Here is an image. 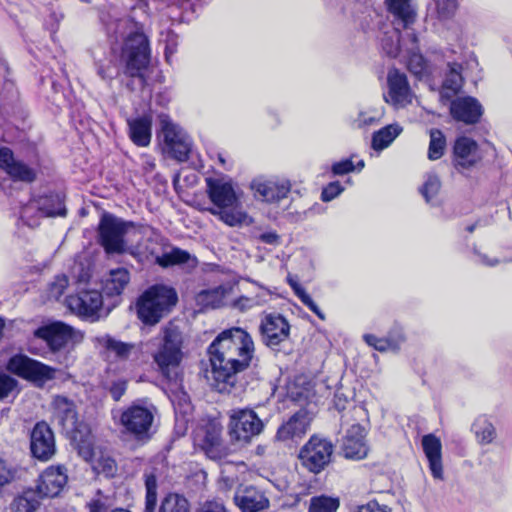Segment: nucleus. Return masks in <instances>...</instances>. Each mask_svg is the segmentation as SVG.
Instances as JSON below:
<instances>
[{
	"mask_svg": "<svg viewBox=\"0 0 512 512\" xmlns=\"http://www.w3.org/2000/svg\"><path fill=\"white\" fill-rule=\"evenodd\" d=\"M430 142L428 148V158L430 160L440 159L446 148V138L441 130L431 129L429 131Z\"/></svg>",
	"mask_w": 512,
	"mask_h": 512,
	"instance_id": "obj_42",
	"label": "nucleus"
},
{
	"mask_svg": "<svg viewBox=\"0 0 512 512\" xmlns=\"http://www.w3.org/2000/svg\"><path fill=\"white\" fill-rule=\"evenodd\" d=\"M340 506L338 497L319 495L309 501L308 512H336Z\"/></svg>",
	"mask_w": 512,
	"mask_h": 512,
	"instance_id": "obj_40",
	"label": "nucleus"
},
{
	"mask_svg": "<svg viewBox=\"0 0 512 512\" xmlns=\"http://www.w3.org/2000/svg\"><path fill=\"white\" fill-rule=\"evenodd\" d=\"M386 339L389 344V347L391 348V351L399 350L401 345L405 342V339H406L404 332H403V328L399 325H395L388 332Z\"/></svg>",
	"mask_w": 512,
	"mask_h": 512,
	"instance_id": "obj_51",
	"label": "nucleus"
},
{
	"mask_svg": "<svg viewBox=\"0 0 512 512\" xmlns=\"http://www.w3.org/2000/svg\"><path fill=\"white\" fill-rule=\"evenodd\" d=\"M234 503L242 512H264L270 507L265 492L253 485L240 486L234 494Z\"/></svg>",
	"mask_w": 512,
	"mask_h": 512,
	"instance_id": "obj_22",
	"label": "nucleus"
},
{
	"mask_svg": "<svg viewBox=\"0 0 512 512\" xmlns=\"http://www.w3.org/2000/svg\"><path fill=\"white\" fill-rule=\"evenodd\" d=\"M231 290L230 286L220 285L200 291L196 295V303L202 309H215L224 305V300Z\"/></svg>",
	"mask_w": 512,
	"mask_h": 512,
	"instance_id": "obj_33",
	"label": "nucleus"
},
{
	"mask_svg": "<svg viewBox=\"0 0 512 512\" xmlns=\"http://www.w3.org/2000/svg\"><path fill=\"white\" fill-rule=\"evenodd\" d=\"M453 153L454 165L461 172L474 167L482 159L477 142L465 136L456 139Z\"/></svg>",
	"mask_w": 512,
	"mask_h": 512,
	"instance_id": "obj_25",
	"label": "nucleus"
},
{
	"mask_svg": "<svg viewBox=\"0 0 512 512\" xmlns=\"http://www.w3.org/2000/svg\"><path fill=\"white\" fill-rule=\"evenodd\" d=\"M433 1V9L436 13V16L440 20H446L451 18L458 7V0H432ZM432 11V7L430 8Z\"/></svg>",
	"mask_w": 512,
	"mask_h": 512,
	"instance_id": "obj_46",
	"label": "nucleus"
},
{
	"mask_svg": "<svg viewBox=\"0 0 512 512\" xmlns=\"http://www.w3.org/2000/svg\"><path fill=\"white\" fill-rule=\"evenodd\" d=\"M207 351L211 366L207 378L211 386L220 393H230L239 373L251 365L255 346L246 330L233 327L219 333Z\"/></svg>",
	"mask_w": 512,
	"mask_h": 512,
	"instance_id": "obj_1",
	"label": "nucleus"
},
{
	"mask_svg": "<svg viewBox=\"0 0 512 512\" xmlns=\"http://www.w3.org/2000/svg\"><path fill=\"white\" fill-rule=\"evenodd\" d=\"M350 512H392V509L387 504L372 499L366 503L353 506Z\"/></svg>",
	"mask_w": 512,
	"mask_h": 512,
	"instance_id": "obj_50",
	"label": "nucleus"
},
{
	"mask_svg": "<svg viewBox=\"0 0 512 512\" xmlns=\"http://www.w3.org/2000/svg\"><path fill=\"white\" fill-rule=\"evenodd\" d=\"M334 446L331 441L316 435L301 448L299 459L308 471L318 474L330 463Z\"/></svg>",
	"mask_w": 512,
	"mask_h": 512,
	"instance_id": "obj_15",
	"label": "nucleus"
},
{
	"mask_svg": "<svg viewBox=\"0 0 512 512\" xmlns=\"http://www.w3.org/2000/svg\"><path fill=\"white\" fill-rule=\"evenodd\" d=\"M66 305L72 313L91 322L108 314L104 311L103 297L98 290H81L70 295L66 298Z\"/></svg>",
	"mask_w": 512,
	"mask_h": 512,
	"instance_id": "obj_16",
	"label": "nucleus"
},
{
	"mask_svg": "<svg viewBox=\"0 0 512 512\" xmlns=\"http://www.w3.org/2000/svg\"><path fill=\"white\" fill-rule=\"evenodd\" d=\"M250 187L257 199L268 203H276L288 196L291 183L286 179L259 177L251 182Z\"/></svg>",
	"mask_w": 512,
	"mask_h": 512,
	"instance_id": "obj_21",
	"label": "nucleus"
},
{
	"mask_svg": "<svg viewBox=\"0 0 512 512\" xmlns=\"http://www.w3.org/2000/svg\"><path fill=\"white\" fill-rule=\"evenodd\" d=\"M260 333L263 343L275 348L289 338L290 325L280 314H267L261 320Z\"/></svg>",
	"mask_w": 512,
	"mask_h": 512,
	"instance_id": "obj_20",
	"label": "nucleus"
},
{
	"mask_svg": "<svg viewBox=\"0 0 512 512\" xmlns=\"http://www.w3.org/2000/svg\"><path fill=\"white\" fill-rule=\"evenodd\" d=\"M364 341L375 350L380 352L391 351L386 337H377L373 334H365L363 336Z\"/></svg>",
	"mask_w": 512,
	"mask_h": 512,
	"instance_id": "obj_55",
	"label": "nucleus"
},
{
	"mask_svg": "<svg viewBox=\"0 0 512 512\" xmlns=\"http://www.w3.org/2000/svg\"><path fill=\"white\" fill-rule=\"evenodd\" d=\"M64 197L59 193H48L32 198L20 212V218L29 227L39 224L42 217L65 216Z\"/></svg>",
	"mask_w": 512,
	"mask_h": 512,
	"instance_id": "obj_10",
	"label": "nucleus"
},
{
	"mask_svg": "<svg viewBox=\"0 0 512 512\" xmlns=\"http://www.w3.org/2000/svg\"><path fill=\"white\" fill-rule=\"evenodd\" d=\"M160 123L165 153L180 162L186 161L192 149L191 137L165 114L160 115Z\"/></svg>",
	"mask_w": 512,
	"mask_h": 512,
	"instance_id": "obj_12",
	"label": "nucleus"
},
{
	"mask_svg": "<svg viewBox=\"0 0 512 512\" xmlns=\"http://www.w3.org/2000/svg\"><path fill=\"white\" fill-rule=\"evenodd\" d=\"M97 74L105 81L112 80L118 75V68L112 61H109L107 64L97 66Z\"/></svg>",
	"mask_w": 512,
	"mask_h": 512,
	"instance_id": "obj_58",
	"label": "nucleus"
},
{
	"mask_svg": "<svg viewBox=\"0 0 512 512\" xmlns=\"http://www.w3.org/2000/svg\"><path fill=\"white\" fill-rule=\"evenodd\" d=\"M44 497L38 490L28 489L15 497L10 505L12 512H35Z\"/></svg>",
	"mask_w": 512,
	"mask_h": 512,
	"instance_id": "obj_37",
	"label": "nucleus"
},
{
	"mask_svg": "<svg viewBox=\"0 0 512 512\" xmlns=\"http://www.w3.org/2000/svg\"><path fill=\"white\" fill-rule=\"evenodd\" d=\"M93 468L97 473L110 477L116 472V463L110 457H100L94 462Z\"/></svg>",
	"mask_w": 512,
	"mask_h": 512,
	"instance_id": "obj_52",
	"label": "nucleus"
},
{
	"mask_svg": "<svg viewBox=\"0 0 512 512\" xmlns=\"http://www.w3.org/2000/svg\"><path fill=\"white\" fill-rule=\"evenodd\" d=\"M216 156H217V160H218L219 165L223 169H225V170H230L231 169L232 162L226 157L225 153L217 152Z\"/></svg>",
	"mask_w": 512,
	"mask_h": 512,
	"instance_id": "obj_64",
	"label": "nucleus"
},
{
	"mask_svg": "<svg viewBox=\"0 0 512 512\" xmlns=\"http://www.w3.org/2000/svg\"><path fill=\"white\" fill-rule=\"evenodd\" d=\"M194 439L203 449H211L219 443L220 430L213 425L200 428L196 431Z\"/></svg>",
	"mask_w": 512,
	"mask_h": 512,
	"instance_id": "obj_39",
	"label": "nucleus"
},
{
	"mask_svg": "<svg viewBox=\"0 0 512 512\" xmlns=\"http://www.w3.org/2000/svg\"><path fill=\"white\" fill-rule=\"evenodd\" d=\"M343 191L344 187L339 181L330 182L322 189L321 200L323 202H330L338 197Z\"/></svg>",
	"mask_w": 512,
	"mask_h": 512,
	"instance_id": "obj_53",
	"label": "nucleus"
},
{
	"mask_svg": "<svg viewBox=\"0 0 512 512\" xmlns=\"http://www.w3.org/2000/svg\"><path fill=\"white\" fill-rule=\"evenodd\" d=\"M364 166V160H359L355 165L351 158H346L341 161L335 162L331 167V171L333 175L342 176L355 170L360 172L364 168Z\"/></svg>",
	"mask_w": 512,
	"mask_h": 512,
	"instance_id": "obj_47",
	"label": "nucleus"
},
{
	"mask_svg": "<svg viewBox=\"0 0 512 512\" xmlns=\"http://www.w3.org/2000/svg\"><path fill=\"white\" fill-rule=\"evenodd\" d=\"M99 243L107 254L136 255V243L142 239V230L133 222L110 213L101 216L98 225Z\"/></svg>",
	"mask_w": 512,
	"mask_h": 512,
	"instance_id": "obj_4",
	"label": "nucleus"
},
{
	"mask_svg": "<svg viewBox=\"0 0 512 512\" xmlns=\"http://www.w3.org/2000/svg\"><path fill=\"white\" fill-rule=\"evenodd\" d=\"M440 188L441 182L439 177L435 174H428L423 186L420 189V192L427 203L431 205H437L438 201L436 196L438 195Z\"/></svg>",
	"mask_w": 512,
	"mask_h": 512,
	"instance_id": "obj_44",
	"label": "nucleus"
},
{
	"mask_svg": "<svg viewBox=\"0 0 512 512\" xmlns=\"http://www.w3.org/2000/svg\"><path fill=\"white\" fill-rule=\"evenodd\" d=\"M196 512H229L219 500H207L199 505Z\"/></svg>",
	"mask_w": 512,
	"mask_h": 512,
	"instance_id": "obj_59",
	"label": "nucleus"
},
{
	"mask_svg": "<svg viewBox=\"0 0 512 512\" xmlns=\"http://www.w3.org/2000/svg\"><path fill=\"white\" fill-rule=\"evenodd\" d=\"M130 274L125 268L113 269L103 281V291L107 296H119L128 285Z\"/></svg>",
	"mask_w": 512,
	"mask_h": 512,
	"instance_id": "obj_34",
	"label": "nucleus"
},
{
	"mask_svg": "<svg viewBox=\"0 0 512 512\" xmlns=\"http://www.w3.org/2000/svg\"><path fill=\"white\" fill-rule=\"evenodd\" d=\"M365 437V428L359 424H354L347 430L343 442V451L346 458L362 459L367 455L368 447Z\"/></svg>",
	"mask_w": 512,
	"mask_h": 512,
	"instance_id": "obj_28",
	"label": "nucleus"
},
{
	"mask_svg": "<svg viewBox=\"0 0 512 512\" xmlns=\"http://www.w3.org/2000/svg\"><path fill=\"white\" fill-rule=\"evenodd\" d=\"M67 481L66 467L63 465H51L41 473L36 488L43 497H55L64 489Z\"/></svg>",
	"mask_w": 512,
	"mask_h": 512,
	"instance_id": "obj_24",
	"label": "nucleus"
},
{
	"mask_svg": "<svg viewBox=\"0 0 512 512\" xmlns=\"http://www.w3.org/2000/svg\"><path fill=\"white\" fill-rule=\"evenodd\" d=\"M473 429L479 442L482 444H489L495 438L496 432L494 426L484 418L477 419L473 424Z\"/></svg>",
	"mask_w": 512,
	"mask_h": 512,
	"instance_id": "obj_45",
	"label": "nucleus"
},
{
	"mask_svg": "<svg viewBox=\"0 0 512 512\" xmlns=\"http://www.w3.org/2000/svg\"><path fill=\"white\" fill-rule=\"evenodd\" d=\"M403 128L398 123L389 124L372 135L371 147L377 152L388 148L393 141L402 133Z\"/></svg>",
	"mask_w": 512,
	"mask_h": 512,
	"instance_id": "obj_36",
	"label": "nucleus"
},
{
	"mask_svg": "<svg viewBox=\"0 0 512 512\" xmlns=\"http://www.w3.org/2000/svg\"><path fill=\"white\" fill-rule=\"evenodd\" d=\"M162 42L165 44L164 54L166 61L171 63L172 57L177 52L178 47V36L173 31L168 30L165 34H162Z\"/></svg>",
	"mask_w": 512,
	"mask_h": 512,
	"instance_id": "obj_49",
	"label": "nucleus"
},
{
	"mask_svg": "<svg viewBox=\"0 0 512 512\" xmlns=\"http://www.w3.org/2000/svg\"><path fill=\"white\" fill-rule=\"evenodd\" d=\"M258 240L272 246H278L281 243L280 235L275 231H266L258 236Z\"/></svg>",
	"mask_w": 512,
	"mask_h": 512,
	"instance_id": "obj_61",
	"label": "nucleus"
},
{
	"mask_svg": "<svg viewBox=\"0 0 512 512\" xmlns=\"http://www.w3.org/2000/svg\"><path fill=\"white\" fill-rule=\"evenodd\" d=\"M264 423L252 409H232L229 412L228 434L232 442L248 443L259 435Z\"/></svg>",
	"mask_w": 512,
	"mask_h": 512,
	"instance_id": "obj_11",
	"label": "nucleus"
},
{
	"mask_svg": "<svg viewBox=\"0 0 512 512\" xmlns=\"http://www.w3.org/2000/svg\"><path fill=\"white\" fill-rule=\"evenodd\" d=\"M12 477V472L7 464L3 460H0V487L9 483Z\"/></svg>",
	"mask_w": 512,
	"mask_h": 512,
	"instance_id": "obj_63",
	"label": "nucleus"
},
{
	"mask_svg": "<svg viewBox=\"0 0 512 512\" xmlns=\"http://www.w3.org/2000/svg\"><path fill=\"white\" fill-rule=\"evenodd\" d=\"M190 254L180 248H173L171 251L155 257V262L161 267H169L188 262Z\"/></svg>",
	"mask_w": 512,
	"mask_h": 512,
	"instance_id": "obj_43",
	"label": "nucleus"
},
{
	"mask_svg": "<svg viewBox=\"0 0 512 512\" xmlns=\"http://www.w3.org/2000/svg\"><path fill=\"white\" fill-rule=\"evenodd\" d=\"M473 254L475 255L476 259L475 261L480 264V265H483V266H487V267H495L497 266L499 263H501V260L496 258V257H490L488 256L487 254L485 253H482L481 251H479L477 248H474L473 249Z\"/></svg>",
	"mask_w": 512,
	"mask_h": 512,
	"instance_id": "obj_60",
	"label": "nucleus"
},
{
	"mask_svg": "<svg viewBox=\"0 0 512 512\" xmlns=\"http://www.w3.org/2000/svg\"><path fill=\"white\" fill-rule=\"evenodd\" d=\"M264 302H265V300L261 299L260 296H255V297L241 296L234 301L233 306L240 309L241 311H245V310L251 309L255 306L261 305Z\"/></svg>",
	"mask_w": 512,
	"mask_h": 512,
	"instance_id": "obj_56",
	"label": "nucleus"
},
{
	"mask_svg": "<svg viewBox=\"0 0 512 512\" xmlns=\"http://www.w3.org/2000/svg\"><path fill=\"white\" fill-rule=\"evenodd\" d=\"M388 10L398 20L408 33L413 32L410 30V25L415 21L416 12L412 6L411 0H386ZM383 51L390 57H397L400 53L405 52L409 47V37L403 38L399 29L394 27L390 32H386L381 39Z\"/></svg>",
	"mask_w": 512,
	"mask_h": 512,
	"instance_id": "obj_8",
	"label": "nucleus"
},
{
	"mask_svg": "<svg viewBox=\"0 0 512 512\" xmlns=\"http://www.w3.org/2000/svg\"><path fill=\"white\" fill-rule=\"evenodd\" d=\"M30 451L34 458L46 462L56 453L54 432L45 421L37 422L30 433Z\"/></svg>",
	"mask_w": 512,
	"mask_h": 512,
	"instance_id": "obj_18",
	"label": "nucleus"
},
{
	"mask_svg": "<svg viewBox=\"0 0 512 512\" xmlns=\"http://www.w3.org/2000/svg\"><path fill=\"white\" fill-rule=\"evenodd\" d=\"M422 448L429 463L433 478L443 480L442 444L434 434L422 437Z\"/></svg>",
	"mask_w": 512,
	"mask_h": 512,
	"instance_id": "obj_29",
	"label": "nucleus"
},
{
	"mask_svg": "<svg viewBox=\"0 0 512 512\" xmlns=\"http://www.w3.org/2000/svg\"><path fill=\"white\" fill-rule=\"evenodd\" d=\"M311 421L310 413L301 409L278 428L276 438L283 442H298L308 432Z\"/></svg>",
	"mask_w": 512,
	"mask_h": 512,
	"instance_id": "obj_23",
	"label": "nucleus"
},
{
	"mask_svg": "<svg viewBox=\"0 0 512 512\" xmlns=\"http://www.w3.org/2000/svg\"><path fill=\"white\" fill-rule=\"evenodd\" d=\"M382 116L383 112L380 110L368 109L360 111L355 119V123L359 128L372 126L377 124L381 120Z\"/></svg>",
	"mask_w": 512,
	"mask_h": 512,
	"instance_id": "obj_48",
	"label": "nucleus"
},
{
	"mask_svg": "<svg viewBox=\"0 0 512 512\" xmlns=\"http://www.w3.org/2000/svg\"><path fill=\"white\" fill-rule=\"evenodd\" d=\"M387 93L384 94L386 103L395 109H401L412 103L413 92L407 77L397 69H392L387 75Z\"/></svg>",
	"mask_w": 512,
	"mask_h": 512,
	"instance_id": "obj_19",
	"label": "nucleus"
},
{
	"mask_svg": "<svg viewBox=\"0 0 512 512\" xmlns=\"http://www.w3.org/2000/svg\"><path fill=\"white\" fill-rule=\"evenodd\" d=\"M7 370L38 386L55 378L56 369L23 354L12 356L7 363Z\"/></svg>",
	"mask_w": 512,
	"mask_h": 512,
	"instance_id": "obj_14",
	"label": "nucleus"
},
{
	"mask_svg": "<svg viewBox=\"0 0 512 512\" xmlns=\"http://www.w3.org/2000/svg\"><path fill=\"white\" fill-rule=\"evenodd\" d=\"M52 413L57 423L73 440H78V434L82 436V434L88 432L86 425L78 420L74 401L68 397L62 395L54 396ZM80 441H83L82 437Z\"/></svg>",
	"mask_w": 512,
	"mask_h": 512,
	"instance_id": "obj_17",
	"label": "nucleus"
},
{
	"mask_svg": "<svg viewBox=\"0 0 512 512\" xmlns=\"http://www.w3.org/2000/svg\"><path fill=\"white\" fill-rule=\"evenodd\" d=\"M206 193L214 207L208 211L230 227L251 225L250 217L241 207L242 193L228 175L217 174L205 178Z\"/></svg>",
	"mask_w": 512,
	"mask_h": 512,
	"instance_id": "obj_2",
	"label": "nucleus"
},
{
	"mask_svg": "<svg viewBox=\"0 0 512 512\" xmlns=\"http://www.w3.org/2000/svg\"><path fill=\"white\" fill-rule=\"evenodd\" d=\"M68 286V278L65 275H59L55 278L54 282L50 285V296L58 299L63 295Z\"/></svg>",
	"mask_w": 512,
	"mask_h": 512,
	"instance_id": "obj_57",
	"label": "nucleus"
},
{
	"mask_svg": "<svg viewBox=\"0 0 512 512\" xmlns=\"http://www.w3.org/2000/svg\"><path fill=\"white\" fill-rule=\"evenodd\" d=\"M129 137L139 146L146 147L151 142L152 119L150 116H142L128 121Z\"/></svg>",
	"mask_w": 512,
	"mask_h": 512,
	"instance_id": "obj_31",
	"label": "nucleus"
},
{
	"mask_svg": "<svg viewBox=\"0 0 512 512\" xmlns=\"http://www.w3.org/2000/svg\"><path fill=\"white\" fill-rule=\"evenodd\" d=\"M287 281L290 287L292 288L293 292L301 300V302L306 307H308L313 313H315L318 316V318H320L321 320H325L324 313L320 310L318 305L314 302V300L306 292V290L301 286V284L291 277H288Z\"/></svg>",
	"mask_w": 512,
	"mask_h": 512,
	"instance_id": "obj_41",
	"label": "nucleus"
},
{
	"mask_svg": "<svg viewBox=\"0 0 512 512\" xmlns=\"http://www.w3.org/2000/svg\"><path fill=\"white\" fill-rule=\"evenodd\" d=\"M98 341L109 357H114L119 361H126L133 357L137 358L140 352L138 345L117 340L109 335L99 338Z\"/></svg>",
	"mask_w": 512,
	"mask_h": 512,
	"instance_id": "obj_30",
	"label": "nucleus"
},
{
	"mask_svg": "<svg viewBox=\"0 0 512 512\" xmlns=\"http://www.w3.org/2000/svg\"><path fill=\"white\" fill-rule=\"evenodd\" d=\"M18 385V381L7 374H0V400L7 398Z\"/></svg>",
	"mask_w": 512,
	"mask_h": 512,
	"instance_id": "obj_54",
	"label": "nucleus"
},
{
	"mask_svg": "<svg viewBox=\"0 0 512 512\" xmlns=\"http://www.w3.org/2000/svg\"><path fill=\"white\" fill-rule=\"evenodd\" d=\"M177 300L174 288L162 284L151 286L138 299V317L145 324L155 325L176 305Z\"/></svg>",
	"mask_w": 512,
	"mask_h": 512,
	"instance_id": "obj_7",
	"label": "nucleus"
},
{
	"mask_svg": "<svg viewBox=\"0 0 512 512\" xmlns=\"http://www.w3.org/2000/svg\"><path fill=\"white\" fill-rule=\"evenodd\" d=\"M145 505L143 512H191L186 497L178 493L165 495L157 508V479L153 473H145Z\"/></svg>",
	"mask_w": 512,
	"mask_h": 512,
	"instance_id": "obj_13",
	"label": "nucleus"
},
{
	"mask_svg": "<svg viewBox=\"0 0 512 512\" xmlns=\"http://www.w3.org/2000/svg\"><path fill=\"white\" fill-rule=\"evenodd\" d=\"M141 166L145 173H151L156 168L155 158L148 154H142L140 157Z\"/></svg>",
	"mask_w": 512,
	"mask_h": 512,
	"instance_id": "obj_62",
	"label": "nucleus"
},
{
	"mask_svg": "<svg viewBox=\"0 0 512 512\" xmlns=\"http://www.w3.org/2000/svg\"><path fill=\"white\" fill-rule=\"evenodd\" d=\"M0 168L13 180L32 182L36 177L35 170L22 161L15 160L12 151L6 147L0 149Z\"/></svg>",
	"mask_w": 512,
	"mask_h": 512,
	"instance_id": "obj_27",
	"label": "nucleus"
},
{
	"mask_svg": "<svg viewBox=\"0 0 512 512\" xmlns=\"http://www.w3.org/2000/svg\"><path fill=\"white\" fill-rule=\"evenodd\" d=\"M34 336L46 343L51 361L64 367L73 364L75 358L69 348V343L75 336V329L72 326L55 321L37 328L34 331Z\"/></svg>",
	"mask_w": 512,
	"mask_h": 512,
	"instance_id": "obj_6",
	"label": "nucleus"
},
{
	"mask_svg": "<svg viewBox=\"0 0 512 512\" xmlns=\"http://www.w3.org/2000/svg\"><path fill=\"white\" fill-rule=\"evenodd\" d=\"M450 113L456 121L465 124H475L480 120L483 109L476 98L466 96L458 97L451 101Z\"/></svg>",
	"mask_w": 512,
	"mask_h": 512,
	"instance_id": "obj_26",
	"label": "nucleus"
},
{
	"mask_svg": "<svg viewBox=\"0 0 512 512\" xmlns=\"http://www.w3.org/2000/svg\"><path fill=\"white\" fill-rule=\"evenodd\" d=\"M101 383L112 399L119 401L127 390L128 380L124 376L116 375L109 367Z\"/></svg>",
	"mask_w": 512,
	"mask_h": 512,
	"instance_id": "obj_38",
	"label": "nucleus"
},
{
	"mask_svg": "<svg viewBox=\"0 0 512 512\" xmlns=\"http://www.w3.org/2000/svg\"><path fill=\"white\" fill-rule=\"evenodd\" d=\"M157 410L147 402L135 401L125 408L120 415V424L124 432L134 439L143 441L150 439Z\"/></svg>",
	"mask_w": 512,
	"mask_h": 512,
	"instance_id": "obj_9",
	"label": "nucleus"
},
{
	"mask_svg": "<svg viewBox=\"0 0 512 512\" xmlns=\"http://www.w3.org/2000/svg\"><path fill=\"white\" fill-rule=\"evenodd\" d=\"M108 35L124 39L123 57L125 73L131 77L141 76L150 61V48L146 35L137 22L130 18L117 19L106 27Z\"/></svg>",
	"mask_w": 512,
	"mask_h": 512,
	"instance_id": "obj_3",
	"label": "nucleus"
},
{
	"mask_svg": "<svg viewBox=\"0 0 512 512\" xmlns=\"http://www.w3.org/2000/svg\"><path fill=\"white\" fill-rule=\"evenodd\" d=\"M155 350L152 357L158 371L169 381H176L178 370L183 359L184 336L181 329L170 322L161 329L155 339Z\"/></svg>",
	"mask_w": 512,
	"mask_h": 512,
	"instance_id": "obj_5",
	"label": "nucleus"
},
{
	"mask_svg": "<svg viewBox=\"0 0 512 512\" xmlns=\"http://www.w3.org/2000/svg\"><path fill=\"white\" fill-rule=\"evenodd\" d=\"M462 84L461 65L458 63H449L448 72L446 73L440 92L441 98L449 100L460 91Z\"/></svg>",
	"mask_w": 512,
	"mask_h": 512,
	"instance_id": "obj_35",
	"label": "nucleus"
},
{
	"mask_svg": "<svg viewBox=\"0 0 512 512\" xmlns=\"http://www.w3.org/2000/svg\"><path fill=\"white\" fill-rule=\"evenodd\" d=\"M409 47L405 53L407 58V68L415 76L421 78L427 72V64L424 57L419 53L418 39L414 32L408 33Z\"/></svg>",
	"mask_w": 512,
	"mask_h": 512,
	"instance_id": "obj_32",
	"label": "nucleus"
}]
</instances>
